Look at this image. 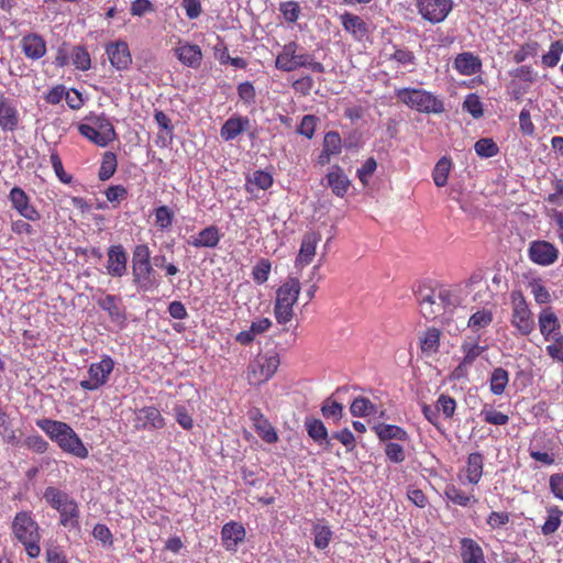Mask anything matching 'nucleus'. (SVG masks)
<instances>
[{"instance_id": "f257e3e1", "label": "nucleus", "mask_w": 563, "mask_h": 563, "mask_svg": "<svg viewBox=\"0 0 563 563\" xmlns=\"http://www.w3.org/2000/svg\"><path fill=\"white\" fill-rule=\"evenodd\" d=\"M36 426L55 442L63 452L79 459L88 457L89 452L87 448L68 423L44 418L36 420Z\"/></svg>"}, {"instance_id": "f03ea898", "label": "nucleus", "mask_w": 563, "mask_h": 563, "mask_svg": "<svg viewBox=\"0 0 563 563\" xmlns=\"http://www.w3.org/2000/svg\"><path fill=\"white\" fill-rule=\"evenodd\" d=\"M12 534L25 549L29 558L35 559L41 554V529L29 510L15 514L11 523Z\"/></svg>"}, {"instance_id": "7ed1b4c3", "label": "nucleus", "mask_w": 563, "mask_h": 563, "mask_svg": "<svg viewBox=\"0 0 563 563\" xmlns=\"http://www.w3.org/2000/svg\"><path fill=\"white\" fill-rule=\"evenodd\" d=\"M395 96L399 102L419 113L441 114L445 111L444 101L438 95L423 88H398L395 90Z\"/></svg>"}, {"instance_id": "20e7f679", "label": "nucleus", "mask_w": 563, "mask_h": 563, "mask_svg": "<svg viewBox=\"0 0 563 563\" xmlns=\"http://www.w3.org/2000/svg\"><path fill=\"white\" fill-rule=\"evenodd\" d=\"M43 497L45 501L59 514V525L66 529L80 528V509L78 503L66 492L54 486L45 488Z\"/></svg>"}, {"instance_id": "39448f33", "label": "nucleus", "mask_w": 563, "mask_h": 563, "mask_svg": "<svg viewBox=\"0 0 563 563\" xmlns=\"http://www.w3.org/2000/svg\"><path fill=\"white\" fill-rule=\"evenodd\" d=\"M301 285L298 278L288 277L276 290L274 317L278 324L285 325L294 318V306L298 301Z\"/></svg>"}, {"instance_id": "423d86ee", "label": "nucleus", "mask_w": 563, "mask_h": 563, "mask_svg": "<svg viewBox=\"0 0 563 563\" xmlns=\"http://www.w3.org/2000/svg\"><path fill=\"white\" fill-rule=\"evenodd\" d=\"M299 45L291 41L285 44L276 56L275 67L283 71H294L301 67H307L314 73L322 74L325 68L322 63L316 62L310 54H298Z\"/></svg>"}, {"instance_id": "0eeeda50", "label": "nucleus", "mask_w": 563, "mask_h": 563, "mask_svg": "<svg viewBox=\"0 0 563 563\" xmlns=\"http://www.w3.org/2000/svg\"><path fill=\"white\" fill-rule=\"evenodd\" d=\"M151 250L147 244H137L132 252V276L134 284L142 290H152L156 283L152 278Z\"/></svg>"}, {"instance_id": "6e6552de", "label": "nucleus", "mask_w": 563, "mask_h": 563, "mask_svg": "<svg viewBox=\"0 0 563 563\" xmlns=\"http://www.w3.org/2000/svg\"><path fill=\"white\" fill-rule=\"evenodd\" d=\"M280 365L279 354L276 351H267L258 354L249 365L246 378L250 385H261L268 382Z\"/></svg>"}, {"instance_id": "1a4fd4ad", "label": "nucleus", "mask_w": 563, "mask_h": 563, "mask_svg": "<svg viewBox=\"0 0 563 563\" xmlns=\"http://www.w3.org/2000/svg\"><path fill=\"white\" fill-rule=\"evenodd\" d=\"M511 325L523 336L530 335L536 329L533 313L521 290H512L510 294Z\"/></svg>"}, {"instance_id": "9d476101", "label": "nucleus", "mask_w": 563, "mask_h": 563, "mask_svg": "<svg viewBox=\"0 0 563 563\" xmlns=\"http://www.w3.org/2000/svg\"><path fill=\"white\" fill-rule=\"evenodd\" d=\"M114 368V361L109 355H103L99 362L91 363L88 367V379L79 382L81 389L93 391L104 386Z\"/></svg>"}, {"instance_id": "9b49d317", "label": "nucleus", "mask_w": 563, "mask_h": 563, "mask_svg": "<svg viewBox=\"0 0 563 563\" xmlns=\"http://www.w3.org/2000/svg\"><path fill=\"white\" fill-rule=\"evenodd\" d=\"M416 298L419 305L420 313L427 320H446L442 305L438 299L435 288L419 286L416 290Z\"/></svg>"}, {"instance_id": "f8f14e48", "label": "nucleus", "mask_w": 563, "mask_h": 563, "mask_svg": "<svg viewBox=\"0 0 563 563\" xmlns=\"http://www.w3.org/2000/svg\"><path fill=\"white\" fill-rule=\"evenodd\" d=\"M416 8L423 20L438 24L453 10V0H416Z\"/></svg>"}, {"instance_id": "ddd939ff", "label": "nucleus", "mask_w": 563, "mask_h": 563, "mask_svg": "<svg viewBox=\"0 0 563 563\" xmlns=\"http://www.w3.org/2000/svg\"><path fill=\"white\" fill-rule=\"evenodd\" d=\"M560 255L559 249L551 242L536 240L530 242L528 247L529 260L540 266H550L554 264Z\"/></svg>"}, {"instance_id": "4468645a", "label": "nucleus", "mask_w": 563, "mask_h": 563, "mask_svg": "<svg viewBox=\"0 0 563 563\" xmlns=\"http://www.w3.org/2000/svg\"><path fill=\"white\" fill-rule=\"evenodd\" d=\"M166 426V420L155 406H145L134 411L133 427L140 430H158Z\"/></svg>"}, {"instance_id": "2eb2a0df", "label": "nucleus", "mask_w": 563, "mask_h": 563, "mask_svg": "<svg viewBox=\"0 0 563 563\" xmlns=\"http://www.w3.org/2000/svg\"><path fill=\"white\" fill-rule=\"evenodd\" d=\"M9 201L11 207L24 219L29 221H38L41 219L40 211L31 203L27 194L20 187H13L9 192Z\"/></svg>"}, {"instance_id": "dca6fc26", "label": "nucleus", "mask_w": 563, "mask_h": 563, "mask_svg": "<svg viewBox=\"0 0 563 563\" xmlns=\"http://www.w3.org/2000/svg\"><path fill=\"white\" fill-rule=\"evenodd\" d=\"M97 305L107 311L110 321L120 328L126 323V309L122 299L115 295H106L97 300Z\"/></svg>"}, {"instance_id": "f3484780", "label": "nucleus", "mask_w": 563, "mask_h": 563, "mask_svg": "<svg viewBox=\"0 0 563 563\" xmlns=\"http://www.w3.org/2000/svg\"><path fill=\"white\" fill-rule=\"evenodd\" d=\"M246 530L241 522L231 520L221 529V541L223 548L232 553L238 551L241 543L245 541Z\"/></svg>"}, {"instance_id": "a211bd4d", "label": "nucleus", "mask_w": 563, "mask_h": 563, "mask_svg": "<svg viewBox=\"0 0 563 563\" xmlns=\"http://www.w3.org/2000/svg\"><path fill=\"white\" fill-rule=\"evenodd\" d=\"M106 53L112 67L117 70H125L132 64V56L125 41L119 40L106 46Z\"/></svg>"}, {"instance_id": "6ab92c4d", "label": "nucleus", "mask_w": 563, "mask_h": 563, "mask_svg": "<svg viewBox=\"0 0 563 563\" xmlns=\"http://www.w3.org/2000/svg\"><path fill=\"white\" fill-rule=\"evenodd\" d=\"M20 48L24 56L31 60H38L47 52L46 41L37 33H27L20 41Z\"/></svg>"}, {"instance_id": "aec40b11", "label": "nucleus", "mask_w": 563, "mask_h": 563, "mask_svg": "<svg viewBox=\"0 0 563 563\" xmlns=\"http://www.w3.org/2000/svg\"><path fill=\"white\" fill-rule=\"evenodd\" d=\"M107 273L112 277H122L128 268V254L121 244L111 245L107 253Z\"/></svg>"}, {"instance_id": "412c9836", "label": "nucleus", "mask_w": 563, "mask_h": 563, "mask_svg": "<svg viewBox=\"0 0 563 563\" xmlns=\"http://www.w3.org/2000/svg\"><path fill=\"white\" fill-rule=\"evenodd\" d=\"M321 240V234L316 231H310L303 234L299 253L296 257V267H305L309 265L316 256V249Z\"/></svg>"}, {"instance_id": "4be33fe9", "label": "nucleus", "mask_w": 563, "mask_h": 563, "mask_svg": "<svg viewBox=\"0 0 563 563\" xmlns=\"http://www.w3.org/2000/svg\"><path fill=\"white\" fill-rule=\"evenodd\" d=\"M177 59L185 66L197 69L202 62V51L199 45L188 42H179L174 48Z\"/></svg>"}, {"instance_id": "5701e85b", "label": "nucleus", "mask_w": 563, "mask_h": 563, "mask_svg": "<svg viewBox=\"0 0 563 563\" xmlns=\"http://www.w3.org/2000/svg\"><path fill=\"white\" fill-rule=\"evenodd\" d=\"M20 124L19 110L14 102L3 95L0 97V129L3 132H14Z\"/></svg>"}, {"instance_id": "b1692460", "label": "nucleus", "mask_w": 563, "mask_h": 563, "mask_svg": "<svg viewBox=\"0 0 563 563\" xmlns=\"http://www.w3.org/2000/svg\"><path fill=\"white\" fill-rule=\"evenodd\" d=\"M538 325L544 341H551L552 338L562 333L561 322L551 307L544 308L540 311L538 316Z\"/></svg>"}, {"instance_id": "393cba45", "label": "nucleus", "mask_w": 563, "mask_h": 563, "mask_svg": "<svg viewBox=\"0 0 563 563\" xmlns=\"http://www.w3.org/2000/svg\"><path fill=\"white\" fill-rule=\"evenodd\" d=\"M220 240V229L211 224L199 231L197 235L191 236L190 240H188V244L196 249H214L218 246Z\"/></svg>"}, {"instance_id": "a878e982", "label": "nucleus", "mask_w": 563, "mask_h": 563, "mask_svg": "<svg viewBox=\"0 0 563 563\" xmlns=\"http://www.w3.org/2000/svg\"><path fill=\"white\" fill-rule=\"evenodd\" d=\"M340 21L344 31L350 33L356 41H362L367 36L368 27L361 16L344 12L340 15Z\"/></svg>"}, {"instance_id": "bb28decb", "label": "nucleus", "mask_w": 563, "mask_h": 563, "mask_svg": "<svg viewBox=\"0 0 563 563\" xmlns=\"http://www.w3.org/2000/svg\"><path fill=\"white\" fill-rule=\"evenodd\" d=\"M325 178L328 186L331 188L333 195L343 198L347 194L351 181L349 180L342 167L339 165L332 166Z\"/></svg>"}, {"instance_id": "cd10ccee", "label": "nucleus", "mask_w": 563, "mask_h": 563, "mask_svg": "<svg viewBox=\"0 0 563 563\" xmlns=\"http://www.w3.org/2000/svg\"><path fill=\"white\" fill-rule=\"evenodd\" d=\"M250 125V119L242 115H233L229 118L220 130V136L224 141H232L236 139Z\"/></svg>"}, {"instance_id": "c85d7f7f", "label": "nucleus", "mask_w": 563, "mask_h": 563, "mask_svg": "<svg viewBox=\"0 0 563 563\" xmlns=\"http://www.w3.org/2000/svg\"><path fill=\"white\" fill-rule=\"evenodd\" d=\"M484 471V455L479 452L468 454L466 466L464 468L465 478L468 484L476 485L479 483Z\"/></svg>"}, {"instance_id": "c756f323", "label": "nucleus", "mask_w": 563, "mask_h": 563, "mask_svg": "<svg viewBox=\"0 0 563 563\" xmlns=\"http://www.w3.org/2000/svg\"><path fill=\"white\" fill-rule=\"evenodd\" d=\"M460 543L463 563H486L483 549L475 540L463 538Z\"/></svg>"}, {"instance_id": "7c9ffc66", "label": "nucleus", "mask_w": 563, "mask_h": 563, "mask_svg": "<svg viewBox=\"0 0 563 563\" xmlns=\"http://www.w3.org/2000/svg\"><path fill=\"white\" fill-rule=\"evenodd\" d=\"M454 68L463 76H472L481 70L482 62L474 54L465 52L456 56Z\"/></svg>"}, {"instance_id": "2f4dec72", "label": "nucleus", "mask_w": 563, "mask_h": 563, "mask_svg": "<svg viewBox=\"0 0 563 563\" xmlns=\"http://www.w3.org/2000/svg\"><path fill=\"white\" fill-rule=\"evenodd\" d=\"M441 331L434 327L428 328L419 336V345L424 355H432L439 351Z\"/></svg>"}, {"instance_id": "473e14b6", "label": "nucleus", "mask_w": 563, "mask_h": 563, "mask_svg": "<svg viewBox=\"0 0 563 563\" xmlns=\"http://www.w3.org/2000/svg\"><path fill=\"white\" fill-rule=\"evenodd\" d=\"M438 299L442 305V309L446 319H450L456 307L460 306L461 299L456 290L450 288H435Z\"/></svg>"}, {"instance_id": "72a5a7b5", "label": "nucleus", "mask_w": 563, "mask_h": 563, "mask_svg": "<svg viewBox=\"0 0 563 563\" xmlns=\"http://www.w3.org/2000/svg\"><path fill=\"white\" fill-rule=\"evenodd\" d=\"M461 350L464 354L460 362L456 371L466 369L476 361V358L487 350V346L479 345L476 341H464L461 345Z\"/></svg>"}, {"instance_id": "f704fd0d", "label": "nucleus", "mask_w": 563, "mask_h": 563, "mask_svg": "<svg viewBox=\"0 0 563 563\" xmlns=\"http://www.w3.org/2000/svg\"><path fill=\"white\" fill-rule=\"evenodd\" d=\"M305 427L308 435L318 444H325L327 448L330 445L328 437V430L324 423L317 418H307L305 420Z\"/></svg>"}, {"instance_id": "c9c22d12", "label": "nucleus", "mask_w": 563, "mask_h": 563, "mask_svg": "<svg viewBox=\"0 0 563 563\" xmlns=\"http://www.w3.org/2000/svg\"><path fill=\"white\" fill-rule=\"evenodd\" d=\"M374 430L380 441L399 440L406 442L409 440L408 432L399 426L379 423L374 427Z\"/></svg>"}, {"instance_id": "e433bc0d", "label": "nucleus", "mask_w": 563, "mask_h": 563, "mask_svg": "<svg viewBox=\"0 0 563 563\" xmlns=\"http://www.w3.org/2000/svg\"><path fill=\"white\" fill-rule=\"evenodd\" d=\"M494 321V313L490 309L483 308L475 311L467 321V327L472 332H479L488 328Z\"/></svg>"}, {"instance_id": "4c0bfd02", "label": "nucleus", "mask_w": 563, "mask_h": 563, "mask_svg": "<svg viewBox=\"0 0 563 563\" xmlns=\"http://www.w3.org/2000/svg\"><path fill=\"white\" fill-rule=\"evenodd\" d=\"M444 495L454 505L462 506V507H467V506L476 504L478 501L474 495L465 493L464 490H462L460 487L455 486L454 484H450V485L445 486Z\"/></svg>"}, {"instance_id": "58836bf2", "label": "nucleus", "mask_w": 563, "mask_h": 563, "mask_svg": "<svg viewBox=\"0 0 563 563\" xmlns=\"http://www.w3.org/2000/svg\"><path fill=\"white\" fill-rule=\"evenodd\" d=\"M452 168L451 158L443 156L441 157L433 170H432V179L437 187H444L448 184V178Z\"/></svg>"}, {"instance_id": "ea45409f", "label": "nucleus", "mask_w": 563, "mask_h": 563, "mask_svg": "<svg viewBox=\"0 0 563 563\" xmlns=\"http://www.w3.org/2000/svg\"><path fill=\"white\" fill-rule=\"evenodd\" d=\"M508 383H509V373L503 367L494 368V371L490 374V379H489L490 391L494 395L499 396L505 391Z\"/></svg>"}, {"instance_id": "a19ab883", "label": "nucleus", "mask_w": 563, "mask_h": 563, "mask_svg": "<svg viewBox=\"0 0 563 563\" xmlns=\"http://www.w3.org/2000/svg\"><path fill=\"white\" fill-rule=\"evenodd\" d=\"M258 419L255 420V429L258 435L266 443L273 444L278 441V435L274 427L263 417L262 413L257 412Z\"/></svg>"}, {"instance_id": "79ce46f5", "label": "nucleus", "mask_w": 563, "mask_h": 563, "mask_svg": "<svg viewBox=\"0 0 563 563\" xmlns=\"http://www.w3.org/2000/svg\"><path fill=\"white\" fill-rule=\"evenodd\" d=\"M563 511L558 506L548 508V517L541 527L544 536L554 533L561 526Z\"/></svg>"}, {"instance_id": "37998d69", "label": "nucleus", "mask_w": 563, "mask_h": 563, "mask_svg": "<svg viewBox=\"0 0 563 563\" xmlns=\"http://www.w3.org/2000/svg\"><path fill=\"white\" fill-rule=\"evenodd\" d=\"M274 179L273 176L265 170H255L252 176L247 179V184L245 185V189L249 192H252V185L256 186L258 189L267 190L273 186Z\"/></svg>"}, {"instance_id": "c03bdc74", "label": "nucleus", "mask_w": 563, "mask_h": 563, "mask_svg": "<svg viewBox=\"0 0 563 563\" xmlns=\"http://www.w3.org/2000/svg\"><path fill=\"white\" fill-rule=\"evenodd\" d=\"M563 54V41L558 40L551 43L548 53L543 54L541 57V63L547 68L555 67Z\"/></svg>"}, {"instance_id": "a18cd8bd", "label": "nucleus", "mask_w": 563, "mask_h": 563, "mask_svg": "<svg viewBox=\"0 0 563 563\" xmlns=\"http://www.w3.org/2000/svg\"><path fill=\"white\" fill-rule=\"evenodd\" d=\"M71 63L76 69L81 71H87L91 67V58L87 48L81 45H77L73 48L71 54Z\"/></svg>"}, {"instance_id": "49530a36", "label": "nucleus", "mask_w": 563, "mask_h": 563, "mask_svg": "<svg viewBox=\"0 0 563 563\" xmlns=\"http://www.w3.org/2000/svg\"><path fill=\"white\" fill-rule=\"evenodd\" d=\"M118 166L117 155L113 152H106L102 156L101 165L99 168L98 177L100 180L110 179Z\"/></svg>"}, {"instance_id": "de8ad7c7", "label": "nucleus", "mask_w": 563, "mask_h": 563, "mask_svg": "<svg viewBox=\"0 0 563 563\" xmlns=\"http://www.w3.org/2000/svg\"><path fill=\"white\" fill-rule=\"evenodd\" d=\"M474 151L482 158H490L499 153L497 143L490 137H483L474 144Z\"/></svg>"}, {"instance_id": "09e8293b", "label": "nucleus", "mask_w": 563, "mask_h": 563, "mask_svg": "<svg viewBox=\"0 0 563 563\" xmlns=\"http://www.w3.org/2000/svg\"><path fill=\"white\" fill-rule=\"evenodd\" d=\"M350 411L353 417H366L375 413L376 408L368 398L360 396L352 401Z\"/></svg>"}, {"instance_id": "8fccbe9b", "label": "nucleus", "mask_w": 563, "mask_h": 563, "mask_svg": "<svg viewBox=\"0 0 563 563\" xmlns=\"http://www.w3.org/2000/svg\"><path fill=\"white\" fill-rule=\"evenodd\" d=\"M155 225L162 230H168L174 222V212L167 206H159L154 210Z\"/></svg>"}, {"instance_id": "3c124183", "label": "nucleus", "mask_w": 563, "mask_h": 563, "mask_svg": "<svg viewBox=\"0 0 563 563\" xmlns=\"http://www.w3.org/2000/svg\"><path fill=\"white\" fill-rule=\"evenodd\" d=\"M98 132H100L109 142L117 137L113 124L104 115L96 117L91 120V124Z\"/></svg>"}, {"instance_id": "603ef678", "label": "nucleus", "mask_w": 563, "mask_h": 563, "mask_svg": "<svg viewBox=\"0 0 563 563\" xmlns=\"http://www.w3.org/2000/svg\"><path fill=\"white\" fill-rule=\"evenodd\" d=\"M531 294L537 303L544 305L551 301V295L548 288L542 284L541 279L533 278L528 283Z\"/></svg>"}, {"instance_id": "864d4df0", "label": "nucleus", "mask_w": 563, "mask_h": 563, "mask_svg": "<svg viewBox=\"0 0 563 563\" xmlns=\"http://www.w3.org/2000/svg\"><path fill=\"white\" fill-rule=\"evenodd\" d=\"M272 269V263L268 258H260L252 269V278L257 285H263L268 280Z\"/></svg>"}, {"instance_id": "5fc2aeb1", "label": "nucleus", "mask_w": 563, "mask_h": 563, "mask_svg": "<svg viewBox=\"0 0 563 563\" xmlns=\"http://www.w3.org/2000/svg\"><path fill=\"white\" fill-rule=\"evenodd\" d=\"M80 134L82 136H85L86 139H88L90 142H92L93 144L100 146V147H106L108 144H110L111 142H109L107 140V137H104L100 132H98L92 125H90L89 123H82L79 125L78 128Z\"/></svg>"}, {"instance_id": "6e6d98bb", "label": "nucleus", "mask_w": 563, "mask_h": 563, "mask_svg": "<svg viewBox=\"0 0 563 563\" xmlns=\"http://www.w3.org/2000/svg\"><path fill=\"white\" fill-rule=\"evenodd\" d=\"M322 148L330 154L338 155L342 151V139L336 131H329L323 137Z\"/></svg>"}, {"instance_id": "4d7b16f0", "label": "nucleus", "mask_w": 563, "mask_h": 563, "mask_svg": "<svg viewBox=\"0 0 563 563\" xmlns=\"http://www.w3.org/2000/svg\"><path fill=\"white\" fill-rule=\"evenodd\" d=\"M321 412L324 418L339 421L342 418L343 406L336 400L328 398L321 407Z\"/></svg>"}, {"instance_id": "13d9d810", "label": "nucleus", "mask_w": 563, "mask_h": 563, "mask_svg": "<svg viewBox=\"0 0 563 563\" xmlns=\"http://www.w3.org/2000/svg\"><path fill=\"white\" fill-rule=\"evenodd\" d=\"M538 49H539L538 42L531 41V42L523 43L519 47V49H517L514 53L512 59L516 64H520V63L525 62L527 58L536 56L538 53Z\"/></svg>"}, {"instance_id": "bf43d9fd", "label": "nucleus", "mask_w": 563, "mask_h": 563, "mask_svg": "<svg viewBox=\"0 0 563 563\" xmlns=\"http://www.w3.org/2000/svg\"><path fill=\"white\" fill-rule=\"evenodd\" d=\"M313 544L319 550H324L329 547L332 538V531L327 526H316L313 528Z\"/></svg>"}, {"instance_id": "052dcab7", "label": "nucleus", "mask_w": 563, "mask_h": 563, "mask_svg": "<svg viewBox=\"0 0 563 563\" xmlns=\"http://www.w3.org/2000/svg\"><path fill=\"white\" fill-rule=\"evenodd\" d=\"M49 158L55 175L59 179V181H62L63 184H70L73 180V176L65 172L62 158L59 157L56 150H53L51 152Z\"/></svg>"}, {"instance_id": "680f3d73", "label": "nucleus", "mask_w": 563, "mask_h": 563, "mask_svg": "<svg viewBox=\"0 0 563 563\" xmlns=\"http://www.w3.org/2000/svg\"><path fill=\"white\" fill-rule=\"evenodd\" d=\"M463 108L466 110L474 119H479L484 114L483 103L478 96L475 93L468 95L464 102Z\"/></svg>"}, {"instance_id": "e2e57ef3", "label": "nucleus", "mask_w": 563, "mask_h": 563, "mask_svg": "<svg viewBox=\"0 0 563 563\" xmlns=\"http://www.w3.org/2000/svg\"><path fill=\"white\" fill-rule=\"evenodd\" d=\"M456 401L453 397L442 394L437 400V410L441 411L445 418L450 419L454 416Z\"/></svg>"}, {"instance_id": "0e129e2a", "label": "nucleus", "mask_w": 563, "mask_h": 563, "mask_svg": "<svg viewBox=\"0 0 563 563\" xmlns=\"http://www.w3.org/2000/svg\"><path fill=\"white\" fill-rule=\"evenodd\" d=\"M390 60H395L399 65L408 66L416 64V56L412 51L406 47L395 46L394 53L389 57Z\"/></svg>"}, {"instance_id": "69168bd1", "label": "nucleus", "mask_w": 563, "mask_h": 563, "mask_svg": "<svg viewBox=\"0 0 563 563\" xmlns=\"http://www.w3.org/2000/svg\"><path fill=\"white\" fill-rule=\"evenodd\" d=\"M550 342L545 347L548 355L563 364V333L552 338Z\"/></svg>"}, {"instance_id": "338daca9", "label": "nucleus", "mask_w": 563, "mask_h": 563, "mask_svg": "<svg viewBox=\"0 0 563 563\" xmlns=\"http://www.w3.org/2000/svg\"><path fill=\"white\" fill-rule=\"evenodd\" d=\"M279 11L285 20L289 23H295L299 19L300 7L296 1H286L279 4Z\"/></svg>"}, {"instance_id": "774afa93", "label": "nucleus", "mask_w": 563, "mask_h": 563, "mask_svg": "<svg viewBox=\"0 0 563 563\" xmlns=\"http://www.w3.org/2000/svg\"><path fill=\"white\" fill-rule=\"evenodd\" d=\"M25 446L34 453L43 454L48 450V442L40 434L29 435L24 440Z\"/></svg>"}]
</instances>
